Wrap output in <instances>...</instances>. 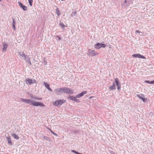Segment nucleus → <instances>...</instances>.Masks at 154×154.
<instances>
[{
  "label": "nucleus",
  "mask_w": 154,
  "mask_h": 154,
  "mask_svg": "<svg viewBox=\"0 0 154 154\" xmlns=\"http://www.w3.org/2000/svg\"><path fill=\"white\" fill-rule=\"evenodd\" d=\"M20 100L33 106H39L42 107H44L45 106V105L43 103L38 102L36 101L31 99L27 100L23 98H21L20 99Z\"/></svg>",
  "instance_id": "f257e3e1"
},
{
  "label": "nucleus",
  "mask_w": 154,
  "mask_h": 154,
  "mask_svg": "<svg viewBox=\"0 0 154 154\" xmlns=\"http://www.w3.org/2000/svg\"><path fill=\"white\" fill-rule=\"evenodd\" d=\"M86 93L87 91H84L81 93L77 94L75 97L70 96L68 98L70 99L71 100L74 101L76 102H79V100L77 99L76 98L82 97L84 95L86 94Z\"/></svg>",
  "instance_id": "f03ea898"
},
{
  "label": "nucleus",
  "mask_w": 154,
  "mask_h": 154,
  "mask_svg": "<svg viewBox=\"0 0 154 154\" xmlns=\"http://www.w3.org/2000/svg\"><path fill=\"white\" fill-rule=\"evenodd\" d=\"M65 102L66 100H59L54 102L53 104L56 106H59Z\"/></svg>",
  "instance_id": "7ed1b4c3"
},
{
  "label": "nucleus",
  "mask_w": 154,
  "mask_h": 154,
  "mask_svg": "<svg viewBox=\"0 0 154 154\" xmlns=\"http://www.w3.org/2000/svg\"><path fill=\"white\" fill-rule=\"evenodd\" d=\"M63 93H69L72 94L73 93L74 91L72 89H70L69 88L67 87L63 88Z\"/></svg>",
  "instance_id": "20e7f679"
},
{
  "label": "nucleus",
  "mask_w": 154,
  "mask_h": 154,
  "mask_svg": "<svg viewBox=\"0 0 154 154\" xmlns=\"http://www.w3.org/2000/svg\"><path fill=\"white\" fill-rule=\"evenodd\" d=\"M27 84L31 85L32 84L35 83L36 81L35 79H32L29 78L27 79L25 81Z\"/></svg>",
  "instance_id": "39448f33"
},
{
  "label": "nucleus",
  "mask_w": 154,
  "mask_h": 154,
  "mask_svg": "<svg viewBox=\"0 0 154 154\" xmlns=\"http://www.w3.org/2000/svg\"><path fill=\"white\" fill-rule=\"evenodd\" d=\"M106 45L104 44L97 43L94 45L95 48L97 49H99L101 47L105 48Z\"/></svg>",
  "instance_id": "423d86ee"
},
{
  "label": "nucleus",
  "mask_w": 154,
  "mask_h": 154,
  "mask_svg": "<svg viewBox=\"0 0 154 154\" xmlns=\"http://www.w3.org/2000/svg\"><path fill=\"white\" fill-rule=\"evenodd\" d=\"M131 4H132V2L130 1L125 0L124 3L122 4V7L125 8L129 6Z\"/></svg>",
  "instance_id": "0eeeda50"
},
{
  "label": "nucleus",
  "mask_w": 154,
  "mask_h": 154,
  "mask_svg": "<svg viewBox=\"0 0 154 154\" xmlns=\"http://www.w3.org/2000/svg\"><path fill=\"white\" fill-rule=\"evenodd\" d=\"M136 95L141 100L144 102H145L147 100V99L145 98V97L143 94H137Z\"/></svg>",
  "instance_id": "6e6552de"
},
{
  "label": "nucleus",
  "mask_w": 154,
  "mask_h": 154,
  "mask_svg": "<svg viewBox=\"0 0 154 154\" xmlns=\"http://www.w3.org/2000/svg\"><path fill=\"white\" fill-rule=\"evenodd\" d=\"M88 52L89 53V55L91 56H95L98 54V53L95 51L94 50L91 51L90 50H89Z\"/></svg>",
  "instance_id": "1a4fd4ad"
},
{
  "label": "nucleus",
  "mask_w": 154,
  "mask_h": 154,
  "mask_svg": "<svg viewBox=\"0 0 154 154\" xmlns=\"http://www.w3.org/2000/svg\"><path fill=\"white\" fill-rule=\"evenodd\" d=\"M115 81L118 90H119L121 88V84L119 82L118 79L117 78L115 79Z\"/></svg>",
  "instance_id": "9d476101"
},
{
  "label": "nucleus",
  "mask_w": 154,
  "mask_h": 154,
  "mask_svg": "<svg viewBox=\"0 0 154 154\" xmlns=\"http://www.w3.org/2000/svg\"><path fill=\"white\" fill-rule=\"evenodd\" d=\"M132 56L134 57H138L142 59H146L145 57L140 54H134L132 55Z\"/></svg>",
  "instance_id": "9b49d317"
},
{
  "label": "nucleus",
  "mask_w": 154,
  "mask_h": 154,
  "mask_svg": "<svg viewBox=\"0 0 154 154\" xmlns=\"http://www.w3.org/2000/svg\"><path fill=\"white\" fill-rule=\"evenodd\" d=\"M18 4L19 6L22 8L24 11H26L27 10V8L26 6L24 5L21 2H19Z\"/></svg>",
  "instance_id": "f8f14e48"
},
{
  "label": "nucleus",
  "mask_w": 154,
  "mask_h": 154,
  "mask_svg": "<svg viewBox=\"0 0 154 154\" xmlns=\"http://www.w3.org/2000/svg\"><path fill=\"white\" fill-rule=\"evenodd\" d=\"M24 59L26 60L27 63L30 65H31V62L30 61V58L29 56L26 55L24 58Z\"/></svg>",
  "instance_id": "ddd939ff"
},
{
  "label": "nucleus",
  "mask_w": 154,
  "mask_h": 154,
  "mask_svg": "<svg viewBox=\"0 0 154 154\" xmlns=\"http://www.w3.org/2000/svg\"><path fill=\"white\" fill-rule=\"evenodd\" d=\"M43 83L44 85L45 86L46 88L50 91H52V89L51 88H50V85L47 83L46 82H43Z\"/></svg>",
  "instance_id": "4468645a"
},
{
  "label": "nucleus",
  "mask_w": 154,
  "mask_h": 154,
  "mask_svg": "<svg viewBox=\"0 0 154 154\" xmlns=\"http://www.w3.org/2000/svg\"><path fill=\"white\" fill-rule=\"evenodd\" d=\"M6 138L9 144V145L10 146L12 145L13 143H12V140L10 136H9L7 137Z\"/></svg>",
  "instance_id": "2eb2a0df"
},
{
  "label": "nucleus",
  "mask_w": 154,
  "mask_h": 154,
  "mask_svg": "<svg viewBox=\"0 0 154 154\" xmlns=\"http://www.w3.org/2000/svg\"><path fill=\"white\" fill-rule=\"evenodd\" d=\"M54 91L56 92L63 93V88H56L54 90Z\"/></svg>",
  "instance_id": "dca6fc26"
},
{
  "label": "nucleus",
  "mask_w": 154,
  "mask_h": 154,
  "mask_svg": "<svg viewBox=\"0 0 154 154\" xmlns=\"http://www.w3.org/2000/svg\"><path fill=\"white\" fill-rule=\"evenodd\" d=\"M3 47L2 49V50L4 52H6V50L8 46V45L7 44L5 43L3 44Z\"/></svg>",
  "instance_id": "f3484780"
},
{
  "label": "nucleus",
  "mask_w": 154,
  "mask_h": 154,
  "mask_svg": "<svg viewBox=\"0 0 154 154\" xmlns=\"http://www.w3.org/2000/svg\"><path fill=\"white\" fill-rule=\"evenodd\" d=\"M109 89H110V91L112 90L113 89H116L115 85L114 82H113L112 86L109 87Z\"/></svg>",
  "instance_id": "a211bd4d"
},
{
  "label": "nucleus",
  "mask_w": 154,
  "mask_h": 154,
  "mask_svg": "<svg viewBox=\"0 0 154 154\" xmlns=\"http://www.w3.org/2000/svg\"><path fill=\"white\" fill-rule=\"evenodd\" d=\"M19 55L24 59L27 55H26L23 52H20L18 53Z\"/></svg>",
  "instance_id": "6ab92c4d"
},
{
  "label": "nucleus",
  "mask_w": 154,
  "mask_h": 154,
  "mask_svg": "<svg viewBox=\"0 0 154 154\" xmlns=\"http://www.w3.org/2000/svg\"><path fill=\"white\" fill-rule=\"evenodd\" d=\"M13 22H12V26L13 27V29L14 30H15L16 27H15V25H16V22L15 20L14 19H13L12 20Z\"/></svg>",
  "instance_id": "aec40b11"
},
{
  "label": "nucleus",
  "mask_w": 154,
  "mask_h": 154,
  "mask_svg": "<svg viewBox=\"0 0 154 154\" xmlns=\"http://www.w3.org/2000/svg\"><path fill=\"white\" fill-rule=\"evenodd\" d=\"M11 136L17 140H18L19 138V137L17 135L15 134H12Z\"/></svg>",
  "instance_id": "412c9836"
},
{
  "label": "nucleus",
  "mask_w": 154,
  "mask_h": 154,
  "mask_svg": "<svg viewBox=\"0 0 154 154\" xmlns=\"http://www.w3.org/2000/svg\"><path fill=\"white\" fill-rule=\"evenodd\" d=\"M144 82L148 84H154V80L150 82L148 80H145L144 81Z\"/></svg>",
  "instance_id": "4be33fe9"
},
{
  "label": "nucleus",
  "mask_w": 154,
  "mask_h": 154,
  "mask_svg": "<svg viewBox=\"0 0 154 154\" xmlns=\"http://www.w3.org/2000/svg\"><path fill=\"white\" fill-rule=\"evenodd\" d=\"M56 14H57V15L58 16H59L60 15V14H61V13L60 12L58 8H57L56 9Z\"/></svg>",
  "instance_id": "5701e85b"
},
{
  "label": "nucleus",
  "mask_w": 154,
  "mask_h": 154,
  "mask_svg": "<svg viewBox=\"0 0 154 154\" xmlns=\"http://www.w3.org/2000/svg\"><path fill=\"white\" fill-rule=\"evenodd\" d=\"M43 138H44V139H45L46 140H48V141L49 142H50V141H51L50 139L48 137H47V136H44L43 137Z\"/></svg>",
  "instance_id": "b1692460"
},
{
  "label": "nucleus",
  "mask_w": 154,
  "mask_h": 154,
  "mask_svg": "<svg viewBox=\"0 0 154 154\" xmlns=\"http://www.w3.org/2000/svg\"><path fill=\"white\" fill-rule=\"evenodd\" d=\"M61 26V27L62 28H63L65 26H66L64 25V24L63 23H60L59 24Z\"/></svg>",
  "instance_id": "393cba45"
},
{
  "label": "nucleus",
  "mask_w": 154,
  "mask_h": 154,
  "mask_svg": "<svg viewBox=\"0 0 154 154\" xmlns=\"http://www.w3.org/2000/svg\"><path fill=\"white\" fill-rule=\"evenodd\" d=\"M29 5L31 6L32 5L33 0H28Z\"/></svg>",
  "instance_id": "a878e982"
},
{
  "label": "nucleus",
  "mask_w": 154,
  "mask_h": 154,
  "mask_svg": "<svg viewBox=\"0 0 154 154\" xmlns=\"http://www.w3.org/2000/svg\"><path fill=\"white\" fill-rule=\"evenodd\" d=\"M32 99H35V100H41V99H40V98H39L38 97H32Z\"/></svg>",
  "instance_id": "bb28decb"
},
{
  "label": "nucleus",
  "mask_w": 154,
  "mask_h": 154,
  "mask_svg": "<svg viewBox=\"0 0 154 154\" xmlns=\"http://www.w3.org/2000/svg\"><path fill=\"white\" fill-rule=\"evenodd\" d=\"M137 33H140V31L139 30H137L136 31L135 33L137 34Z\"/></svg>",
  "instance_id": "cd10ccee"
},
{
  "label": "nucleus",
  "mask_w": 154,
  "mask_h": 154,
  "mask_svg": "<svg viewBox=\"0 0 154 154\" xmlns=\"http://www.w3.org/2000/svg\"><path fill=\"white\" fill-rule=\"evenodd\" d=\"M47 128L48 129H49V130L50 131H51V133H52L53 132L51 129H50L49 128Z\"/></svg>",
  "instance_id": "c85d7f7f"
},
{
  "label": "nucleus",
  "mask_w": 154,
  "mask_h": 154,
  "mask_svg": "<svg viewBox=\"0 0 154 154\" xmlns=\"http://www.w3.org/2000/svg\"><path fill=\"white\" fill-rule=\"evenodd\" d=\"M52 134H53L55 136H57V134L56 133H54V132H53Z\"/></svg>",
  "instance_id": "c756f323"
},
{
  "label": "nucleus",
  "mask_w": 154,
  "mask_h": 154,
  "mask_svg": "<svg viewBox=\"0 0 154 154\" xmlns=\"http://www.w3.org/2000/svg\"><path fill=\"white\" fill-rule=\"evenodd\" d=\"M57 37L58 38V39L59 40H61L60 38V37H59L58 36H57Z\"/></svg>",
  "instance_id": "7c9ffc66"
},
{
  "label": "nucleus",
  "mask_w": 154,
  "mask_h": 154,
  "mask_svg": "<svg viewBox=\"0 0 154 154\" xmlns=\"http://www.w3.org/2000/svg\"><path fill=\"white\" fill-rule=\"evenodd\" d=\"M75 14H76V12H74V15H75Z\"/></svg>",
  "instance_id": "2f4dec72"
},
{
  "label": "nucleus",
  "mask_w": 154,
  "mask_h": 154,
  "mask_svg": "<svg viewBox=\"0 0 154 154\" xmlns=\"http://www.w3.org/2000/svg\"><path fill=\"white\" fill-rule=\"evenodd\" d=\"M2 0H0V2Z\"/></svg>",
  "instance_id": "473e14b6"
},
{
  "label": "nucleus",
  "mask_w": 154,
  "mask_h": 154,
  "mask_svg": "<svg viewBox=\"0 0 154 154\" xmlns=\"http://www.w3.org/2000/svg\"><path fill=\"white\" fill-rule=\"evenodd\" d=\"M46 64L47 63L46 62H45Z\"/></svg>",
  "instance_id": "72a5a7b5"
}]
</instances>
